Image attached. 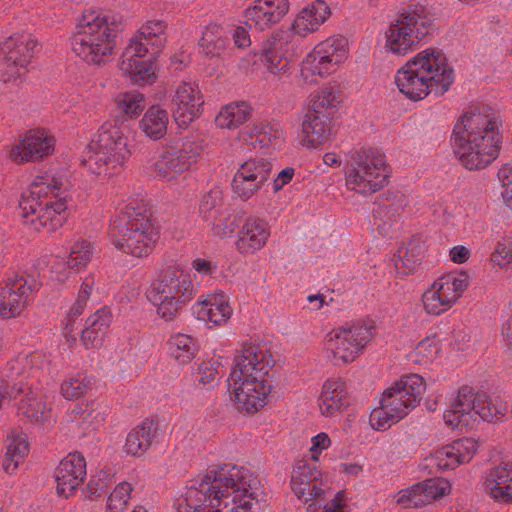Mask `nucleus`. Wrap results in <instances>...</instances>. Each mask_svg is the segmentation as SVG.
Wrapping results in <instances>:
<instances>
[{
    "label": "nucleus",
    "instance_id": "0e129e2a",
    "mask_svg": "<svg viewBox=\"0 0 512 512\" xmlns=\"http://www.w3.org/2000/svg\"><path fill=\"white\" fill-rule=\"evenodd\" d=\"M491 260L501 268L512 262V238H503L498 242Z\"/></svg>",
    "mask_w": 512,
    "mask_h": 512
},
{
    "label": "nucleus",
    "instance_id": "412c9836",
    "mask_svg": "<svg viewBox=\"0 0 512 512\" xmlns=\"http://www.w3.org/2000/svg\"><path fill=\"white\" fill-rule=\"evenodd\" d=\"M203 104L198 85L186 81L178 84L172 98L173 116L177 124L180 127L190 124L200 115Z\"/></svg>",
    "mask_w": 512,
    "mask_h": 512
},
{
    "label": "nucleus",
    "instance_id": "bb28decb",
    "mask_svg": "<svg viewBox=\"0 0 512 512\" xmlns=\"http://www.w3.org/2000/svg\"><path fill=\"white\" fill-rule=\"evenodd\" d=\"M270 234V226L266 220L249 216L238 231L236 248L243 255L253 254L266 245Z\"/></svg>",
    "mask_w": 512,
    "mask_h": 512
},
{
    "label": "nucleus",
    "instance_id": "680f3d73",
    "mask_svg": "<svg viewBox=\"0 0 512 512\" xmlns=\"http://www.w3.org/2000/svg\"><path fill=\"white\" fill-rule=\"evenodd\" d=\"M6 452L9 455L12 454L18 461L24 462L25 458L29 453L28 439L25 434H17L12 437H8V443L6 445Z\"/></svg>",
    "mask_w": 512,
    "mask_h": 512
},
{
    "label": "nucleus",
    "instance_id": "5fc2aeb1",
    "mask_svg": "<svg viewBox=\"0 0 512 512\" xmlns=\"http://www.w3.org/2000/svg\"><path fill=\"white\" fill-rule=\"evenodd\" d=\"M132 490L130 483H119L108 497L106 512H124Z\"/></svg>",
    "mask_w": 512,
    "mask_h": 512
},
{
    "label": "nucleus",
    "instance_id": "2f4dec72",
    "mask_svg": "<svg viewBox=\"0 0 512 512\" xmlns=\"http://www.w3.org/2000/svg\"><path fill=\"white\" fill-rule=\"evenodd\" d=\"M321 414L334 416L349 405L348 391L345 381L342 379H328L322 386L318 399Z\"/></svg>",
    "mask_w": 512,
    "mask_h": 512
},
{
    "label": "nucleus",
    "instance_id": "58836bf2",
    "mask_svg": "<svg viewBox=\"0 0 512 512\" xmlns=\"http://www.w3.org/2000/svg\"><path fill=\"white\" fill-rule=\"evenodd\" d=\"M251 116V108L245 103H231L223 107L215 118V123L222 129H236Z\"/></svg>",
    "mask_w": 512,
    "mask_h": 512
},
{
    "label": "nucleus",
    "instance_id": "0eeeda50",
    "mask_svg": "<svg viewBox=\"0 0 512 512\" xmlns=\"http://www.w3.org/2000/svg\"><path fill=\"white\" fill-rule=\"evenodd\" d=\"M195 294L190 274L179 266L170 265L161 269L152 281L149 299L157 307V314L171 321L191 302Z\"/></svg>",
    "mask_w": 512,
    "mask_h": 512
},
{
    "label": "nucleus",
    "instance_id": "c03bdc74",
    "mask_svg": "<svg viewBox=\"0 0 512 512\" xmlns=\"http://www.w3.org/2000/svg\"><path fill=\"white\" fill-rule=\"evenodd\" d=\"M423 257V247L419 240H411L406 247L400 248L395 267L401 274L411 273Z\"/></svg>",
    "mask_w": 512,
    "mask_h": 512
},
{
    "label": "nucleus",
    "instance_id": "393cba45",
    "mask_svg": "<svg viewBox=\"0 0 512 512\" xmlns=\"http://www.w3.org/2000/svg\"><path fill=\"white\" fill-rule=\"evenodd\" d=\"M289 10L288 0H256L246 9V24L264 31L281 21Z\"/></svg>",
    "mask_w": 512,
    "mask_h": 512
},
{
    "label": "nucleus",
    "instance_id": "5701e85b",
    "mask_svg": "<svg viewBox=\"0 0 512 512\" xmlns=\"http://www.w3.org/2000/svg\"><path fill=\"white\" fill-rule=\"evenodd\" d=\"M415 407L405 403L404 399H401V396L390 387L383 392L380 407L371 412L370 424L373 429L386 430L403 419Z\"/></svg>",
    "mask_w": 512,
    "mask_h": 512
},
{
    "label": "nucleus",
    "instance_id": "72a5a7b5",
    "mask_svg": "<svg viewBox=\"0 0 512 512\" xmlns=\"http://www.w3.org/2000/svg\"><path fill=\"white\" fill-rule=\"evenodd\" d=\"M486 484L495 500L512 502V463H505L492 469Z\"/></svg>",
    "mask_w": 512,
    "mask_h": 512
},
{
    "label": "nucleus",
    "instance_id": "bf43d9fd",
    "mask_svg": "<svg viewBox=\"0 0 512 512\" xmlns=\"http://www.w3.org/2000/svg\"><path fill=\"white\" fill-rule=\"evenodd\" d=\"M95 285L96 280L93 275H88L84 278L78 291L77 299L72 306L74 315L80 316L83 313Z\"/></svg>",
    "mask_w": 512,
    "mask_h": 512
},
{
    "label": "nucleus",
    "instance_id": "7ed1b4c3",
    "mask_svg": "<svg viewBox=\"0 0 512 512\" xmlns=\"http://www.w3.org/2000/svg\"><path fill=\"white\" fill-rule=\"evenodd\" d=\"M454 78V70L445 54L441 50L427 48L397 71L395 82L401 93L419 101L431 93L442 96L450 89Z\"/></svg>",
    "mask_w": 512,
    "mask_h": 512
},
{
    "label": "nucleus",
    "instance_id": "c85d7f7f",
    "mask_svg": "<svg viewBox=\"0 0 512 512\" xmlns=\"http://www.w3.org/2000/svg\"><path fill=\"white\" fill-rule=\"evenodd\" d=\"M193 312L199 320L213 325L225 324L232 315L228 297L223 293L201 296L193 306Z\"/></svg>",
    "mask_w": 512,
    "mask_h": 512
},
{
    "label": "nucleus",
    "instance_id": "ea45409f",
    "mask_svg": "<svg viewBox=\"0 0 512 512\" xmlns=\"http://www.w3.org/2000/svg\"><path fill=\"white\" fill-rule=\"evenodd\" d=\"M120 69L131 81L140 85L152 83L156 78L151 59L122 60Z\"/></svg>",
    "mask_w": 512,
    "mask_h": 512
},
{
    "label": "nucleus",
    "instance_id": "338daca9",
    "mask_svg": "<svg viewBox=\"0 0 512 512\" xmlns=\"http://www.w3.org/2000/svg\"><path fill=\"white\" fill-rule=\"evenodd\" d=\"M219 363L217 361H203L198 367L199 382L203 385L212 384L218 376Z\"/></svg>",
    "mask_w": 512,
    "mask_h": 512
},
{
    "label": "nucleus",
    "instance_id": "3c124183",
    "mask_svg": "<svg viewBox=\"0 0 512 512\" xmlns=\"http://www.w3.org/2000/svg\"><path fill=\"white\" fill-rule=\"evenodd\" d=\"M419 483L424 506L437 498L448 495L451 491L450 483L443 478H431Z\"/></svg>",
    "mask_w": 512,
    "mask_h": 512
},
{
    "label": "nucleus",
    "instance_id": "f704fd0d",
    "mask_svg": "<svg viewBox=\"0 0 512 512\" xmlns=\"http://www.w3.org/2000/svg\"><path fill=\"white\" fill-rule=\"evenodd\" d=\"M155 435L156 428L153 421L144 420L127 435L124 451L134 457L142 456L150 448Z\"/></svg>",
    "mask_w": 512,
    "mask_h": 512
},
{
    "label": "nucleus",
    "instance_id": "cd10ccee",
    "mask_svg": "<svg viewBox=\"0 0 512 512\" xmlns=\"http://www.w3.org/2000/svg\"><path fill=\"white\" fill-rule=\"evenodd\" d=\"M37 47L38 41L31 33L18 32L0 44V52L27 72Z\"/></svg>",
    "mask_w": 512,
    "mask_h": 512
},
{
    "label": "nucleus",
    "instance_id": "69168bd1",
    "mask_svg": "<svg viewBox=\"0 0 512 512\" xmlns=\"http://www.w3.org/2000/svg\"><path fill=\"white\" fill-rule=\"evenodd\" d=\"M71 418L73 420H78L82 418L84 421H87L90 424H98L105 420V413L101 411L97 412L95 409L89 410L88 405H86L85 407H83L82 405H77L71 411Z\"/></svg>",
    "mask_w": 512,
    "mask_h": 512
},
{
    "label": "nucleus",
    "instance_id": "20e7f679",
    "mask_svg": "<svg viewBox=\"0 0 512 512\" xmlns=\"http://www.w3.org/2000/svg\"><path fill=\"white\" fill-rule=\"evenodd\" d=\"M121 29L120 15H98L77 26L71 37V48L87 64L103 66L113 60L116 38Z\"/></svg>",
    "mask_w": 512,
    "mask_h": 512
},
{
    "label": "nucleus",
    "instance_id": "9b49d317",
    "mask_svg": "<svg viewBox=\"0 0 512 512\" xmlns=\"http://www.w3.org/2000/svg\"><path fill=\"white\" fill-rule=\"evenodd\" d=\"M433 30V20L425 14L423 6H408L391 22L385 47L393 54L405 55Z\"/></svg>",
    "mask_w": 512,
    "mask_h": 512
},
{
    "label": "nucleus",
    "instance_id": "b1692460",
    "mask_svg": "<svg viewBox=\"0 0 512 512\" xmlns=\"http://www.w3.org/2000/svg\"><path fill=\"white\" fill-rule=\"evenodd\" d=\"M272 367L273 359L269 350L263 345L248 343L243 346L232 372L270 379Z\"/></svg>",
    "mask_w": 512,
    "mask_h": 512
},
{
    "label": "nucleus",
    "instance_id": "aec40b11",
    "mask_svg": "<svg viewBox=\"0 0 512 512\" xmlns=\"http://www.w3.org/2000/svg\"><path fill=\"white\" fill-rule=\"evenodd\" d=\"M290 485L296 497L305 503L322 499L326 490L321 471L315 462L308 460L296 462Z\"/></svg>",
    "mask_w": 512,
    "mask_h": 512
},
{
    "label": "nucleus",
    "instance_id": "a878e982",
    "mask_svg": "<svg viewBox=\"0 0 512 512\" xmlns=\"http://www.w3.org/2000/svg\"><path fill=\"white\" fill-rule=\"evenodd\" d=\"M54 145V137L45 130H30L21 143L12 149L11 155L18 163L36 162L50 155Z\"/></svg>",
    "mask_w": 512,
    "mask_h": 512
},
{
    "label": "nucleus",
    "instance_id": "4468645a",
    "mask_svg": "<svg viewBox=\"0 0 512 512\" xmlns=\"http://www.w3.org/2000/svg\"><path fill=\"white\" fill-rule=\"evenodd\" d=\"M372 338V327L364 323L345 325L328 334L325 349L335 365L351 363Z\"/></svg>",
    "mask_w": 512,
    "mask_h": 512
},
{
    "label": "nucleus",
    "instance_id": "e2e57ef3",
    "mask_svg": "<svg viewBox=\"0 0 512 512\" xmlns=\"http://www.w3.org/2000/svg\"><path fill=\"white\" fill-rule=\"evenodd\" d=\"M452 446L461 464L471 461L478 448L477 441L473 438L459 439Z\"/></svg>",
    "mask_w": 512,
    "mask_h": 512
},
{
    "label": "nucleus",
    "instance_id": "a19ab883",
    "mask_svg": "<svg viewBox=\"0 0 512 512\" xmlns=\"http://www.w3.org/2000/svg\"><path fill=\"white\" fill-rule=\"evenodd\" d=\"M277 129H275L268 122H259L253 125L246 126L240 132V139L251 146L266 147L277 136Z\"/></svg>",
    "mask_w": 512,
    "mask_h": 512
},
{
    "label": "nucleus",
    "instance_id": "f3484780",
    "mask_svg": "<svg viewBox=\"0 0 512 512\" xmlns=\"http://www.w3.org/2000/svg\"><path fill=\"white\" fill-rule=\"evenodd\" d=\"M230 380L232 400L238 410L254 413L264 407L266 398L272 389L271 379L231 372Z\"/></svg>",
    "mask_w": 512,
    "mask_h": 512
},
{
    "label": "nucleus",
    "instance_id": "39448f33",
    "mask_svg": "<svg viewBox=\"0 0 512 512\" xmlns=\"http://www.w3.org/2000/svg\"><path fill=\"white\" fill-rule=\"evenodd\" d=\"M157 231L145 205L129 202L112 221L109 236L113 245L134 257L148 256L157 240Z\"/></svg>",
    "mask_w": 512,
    "mask_h": 512
},
{
    "label": "nucleus",
    "instance_id": "09e8293b",
    "mask_svg": "<svg viewBox=\"0 0 512 512\" xmlns=\"http://www.w3.org/2000/svg\"><path fill=\"white\" fill-rule=\"evenodd\" d=\"M149 41L137 31L130 39L122 53V60H134V59H155L159 54H154Z\"/></svg>",
    "mask_w": 512,
    "mask_h": 512
},
{
    "label": "nucleus",
    "instance_id": "6e6d98bb",
    "mask_svg": "<svg viewBox=\"0 0 512 512\" xmlns=\"http://www.w3.org/2000/svg\"><path fill=\"white\" fill-rule=\"evenodd\" d=\"M433 466L439 470L454 469L460 465V460L455 454L452 444L436 450L430 459Z\"/></svg>",
    "mask_w": 512,
    "mask_h": 512
},
{
    "label": "nucleus",
    "instance_id": "c756f323",
    "mask_svg": "<svg viewBox=\"0 0 512 512\" xmlns=\"http://www.w3.org/2000/svg\"><path fill=\"white\" fill-rule=\"evenodd\" d=\"M331 117L319 110L309 109L302 123L303 142L317 148L330 140Z\"/></svg>",
    "mask_w": 512,
    "mask_h": 512
},
{
    "label": "nucleus",
    "instance_id": "1a4fd4ad",
    "mask_svg": "<svg viewBox=\"0 0 512 512\" xmlns=\"http://www.w3.org/2000/svg\"><path fill=\"white\" fill-rule=\"evenodd\" d=\"M82 163L87 169L103 177H111L131 157L128 138L121 127L104 123L87 147Z\"/></svg>",
    "mask_w": 512,
    "mask_h": 512
},
{
    "label": "nucleus",
    "instance_id": "13d9d810",
    "mask_svg": "<svg viewBox=\"0 0 512 512\" xmlns=\"http://www.w3.org/2000/svg\"><path fill=\"white\" fill-rule=\"evenodd\" d=\"M421 496L420 483H415L414 485L399 491L396 496V502L405 508L423 507L424 502Z\"/></svg>",
    "mask_w": 512,
    "mask_h": 512
},
{
    "label": "nucleus",
    "instance_id": "4be33fe9",
    "mask_svg": "<svg viewBox=\"0 0 512 512\" xmlns=\"http://www.w3.org/2000/svg\"><path fill=\"white\" fill-rule=\"evenodd\" d=\"M86 461L80 452L69 453L55 469L57 493L68 498L86 478Z\"/></svg>",
    "mask_w": 512,
    "mask_h": 512
},
{
    "label": "nucleus",
    "instance_id": "473e14b6",
    "mask_svg": "<svg viewBox=\"0 0 512 512\" xmlns=\"http://www.w3.org/2000/svg\"><path fill=\"white\" fill-rule=\"evenodd\" d=\"M112 313L107 308H101L93 313L81 331V340L86 348H96L102 345L112 323Z\"/></svg>",
    "mask_w": 512,
    "mask_h": 512
},
{
    "label": "nucleus",
    "instance_id": "423d86ee",
    "mask_svg": "<svg viewBox=\"0 0 512 512\" xmlns=\"http://www.w3.org/2000/svg\"><path fill=\"white\" fill-rule=\"evenodd\" d=\"M62 186L60 178L37 176L29 195L22 198V215L35 230L50 233L63 225L67 205L65 199L58 198Z\"/></svg>",
    "mask_w": 512,
    "mask_h": 512
},
{
    "label": "nucleus",
    "instance_id": "c9c22d12",
    "mask_svg": "<svg viewBox=\"0 0 512 512\" xmlns=\"http://www.w3.org/2000/svg\"><path fill=\"white\" fill-rule=\"evenodd\" d=\"M229 44V37L225 29L216 24L210 23L202 32L199 40L200 52L209 58L220 57Z\"/></svg>",
    "mask_w": 512,
    "mask_h": 512
},
{
    "label": "nucleus",
    "instance_id": "8fccbe9b",
    "mask_svg": "<svg viewBox=\"0 0 512 512\" xmlns=\"http://www.w3.org/2000/svg\"><path fill=\"white\" fill-rule=\"evenodd\" d=\"M223 206V193L219 187L212 188L200 200L199 213L206 221L215 220Z\"/></svg>",
    "mask_w": 512,
    "mask_h": 512
},
{
    "label": "nucleus",
    "instance_id": "f03ea898",
    "mask_svg": "<svg viewBox=\"0 0 512 512\" xmlns=\"http://www.w3.org/2000/svg\"><path fill=\"white\" fill-rule=\"evenodd\" d=\"M501 123L487 105L471 106L453 129L454 154L466 169L480 170L490 165L501 150Z\"/></svg>",
    "mask_w": 512,
    "mask_h": 512
},
{
    "label": "nucleus",
    "instance_id": "052dcab7",
    "mask_svg": "<svg viewBox=\"0 0 512 512\" xmlns=\"http://www.w3.org/2000/svg\"><path fill=\"white\" fill-rule=\"evenodd\" d=\"M118 107L130 117L140 113L144 108V97L139 93H125L118 101Z\"/></svg>",
    "mask_w": 512,
    "mask_h": 512
},
{
    "label": "nucleus",
    "instance_id": "a211bd4d",
    "mask_svg": "<svg viewBox=\"0 0 512 512\" xmlns=\"http://www.w3.org/2000/svg\"><path fill=\"white\" fill-rule=\"evenodd\" d=\"M299 38L289 31L274 32L262 44V55L270 73L281 76L290 70V58L298 53Z\"/></svg>",
    "mask_w": 512,
    "mask_h": 512
},
{
    "label": "nucleus",
    "instance_id": "9d476101",
    "mask_svg": "<svg viewBox=\"0 0 512 512\" xmlns=\"http://www.w3.org/2000/svg\"><path fill=\"white\" fill-rule=\"evenodd\" d=\"M389 172L385 156L376 148H359L349 152L346 162V186L360 194H372L387 183Z\"/></svg>",
    "mask_w": 512,
    "mask_h": 512
},
{
    "label": "nucleus",
    "instance_id": "6e6552de",
    "mask_svg": "<svg viewBox=\"0 0 512 512\" xmlns=\"http://www.w3.org/2000/svg\"><path fill=\"white\" fill-rule=\"evenodd\" d=\"M507 412V405L499 398H491L484 392L464 385L451 400L450 408L443 419L453 429L463 430L475 424L477 417L487 422L501 420Z\"/></svg>",
    "mask_w": 512,
    "mask_h": 512
},
{
    "label": "nucleus",
    "instance_id": "4c0bfd02",
    "mask_svg": "<svg viewBox=\"0 0 512 512\" xmlns=\"http://www.w3.org/2000/svg\"><path fill=\"white\" fill-rule=\"evenodd\" d=\"M435 282L438 284L442 295H444L451 308L462 297L470 284L469 277L465 272L457 275H444L436 279Z\"/></svg>",
    "mask_w": 512,
    "mask_h": 512
},
{
    "label": "nucleus",
    "instance_id": "774afa93",
    "mask_svg": "<svg viewBox=\"0 0 512 512\" xmlns=\"http://www.w3.org/2000/svg\"><path fill=\"white\" fill-rule=\"evenodd\" d=\"M438 351L436 336L424 338L415 348V354L423 360H432Z\"/></svg>",
    "mask_w": 512,
    "mask_h": 512
},
{
    "label": "nucleus",
    "instance_id": "2eb2a0df",
    "mask_svg": "<svg viewBox=\"0 0 512 512\" xmlns=\"http://www.w3.org/2000/svg\"><path fill=\"white\" fill-rule=\"evenodd\" d=\"M40 287L38 277L26 271L9 275L0 287V315L4 318L19 316Z\"/></svg>",
    "mask_w": 512,
    "mask_h": 512
},
{
    "label": "nucleus",
    "instance_id": "e433bc0d",
    "mask_svg": "<svg viewBox=\"0 0 512 512\" xmlns=\"http://www.w3.org/2000/svg\"><path fill=\"white\" fill-rule=\"evenodd\" d=\"M168 122L169 116L167 111L159 106H152L142 117L140 128L147 137L156 141L165 136Z\"/></svg>",
    "mask_w": 512,
    "mask_h": 512
},
{
    "label": "nucleus",
    "instance_id": "79ce46f5",
    "mask_svg": "<svg viewBox=\"0 0 512 512\" xmlns=\"http://www.w3.org/2000/svg\"><path fill=\"white\" fill-rule=\"evenodd\" d=\"M168 24L162 19L146 21L138 30L146 41H149L154 54H160L167 42Z\"/></svg>",
    "mask_w": 512,
    "mask_h": 512
},
{
    "label": "nucleus",
    "instance_id": "f257e3e1",
    "mask_svg": "<svg viewBox=\"0 0 512 512\" xmlns=\"http://www.w3.org/2000/svg\"><path fill=\"white\" fill-rule=\"evenodd\" d=\"M194 512H264L263 489L257 475L227 463L216 466L186 492Z\"/></svg>",
    "mask_w": 512,
    "mask_h": 512
},
{
    "label": "nucleus",
    "instance_id": "37998d69",
    "mask_svg": "<svg viewBox=\"0 0 512 512\" xmlns=\"http://www.w3.org/2000/svg\"><path fill=\"white\" fill-rule=\"evenodd\" d=\"M168 346L171 356L180 364L192 361L197 351L194 339L182 333L172 335L168 340Z\"/></svg>",
    "mask_w": 512,
    "mask_h": 512
},
{
    "label": "nucleus",
    "instance_id": "4d7b16f0",
    "mask_svg": "<svg viewBox=\"0 0 512 512\" xmlns=\"http://www.w3.org/2000/svg\"><path fill=\"white\" fill-rule=\"evenodd\" d=\"M91 256L90 244L85 240L79 241L72 248L67 265L70 268L80 269L90 262Z\"/></svg>",
    "mask_w": 512,
    "mask_h": 512
},
{
    "label": "nucleus",
    "instance_id": "dca6fc26",
    "mask_svg": "<svg viewBox=\"0 0 512 512\" xmlns=\"http://www.w3.org/2000/svg\"><path fill=\"white\" fill-rule=\"evenodd\" d=\"M347 57V40L342 36L329 37L315 46L301 66V74L326 77Z\"/></svg>",
    "mask_w": 512,
    "mask_h": 512
},
{
    "label": "nucleus",
    "instance_id": "a18cd8bd",
    "mask_svg": "<svg viewBox=\"0 0 512 512\" xmlns=\"http://www.w3.org/2000/svg\"><path fill=\"white\" fill-rule=\"evenodd\" d=\"M340 102L341 91L339 88L328 85L314 96L309 109L319 110L323 114L327 113L332 118Z\"/></svg>",
    "mask_w": 512,
    "mask_h": 512
},
{
    "label": "nucleus",
    "instance_id": "49530a36",
    "mask_svg": "<svg viewBox=\"0 0 512 512\" xmlns=\"http://www.w3.org/2000/svg\"><path fill=\"white\" fill-rule=\"evenodd\" d=\"M406 205V199L402 195L398 198L397 202L389 205L378 204L374 210L373 216L375 221H378V229L386 232L391 227L393 221L399 216Z\"/></svg>",
    "mask_w": 512,
    "mask_h": 512
},
{
    "label": "nucleus",
    "instance_id": "de8ad7c7",
    "mask_svg": "<svg viewBox=\"0 0 512 512\" xmlns=\"http://www.w3.org/2000/svg\"><path fill=\"white\" fill-rule=\"evenodd\" d=\"M422 303L425 312L433 316H439L451 309L435 281L422 294Z\"/></svg>",
    "mask_w": 512,
    "mask_h": 512
},
{
    "label": "nucleus",
    "instance_id": "f8f14e48",
    "mask_svg": "<svg viewBox=\"0 0 512 512\" xmlns=\"http://www.w3.org/2000/svg\"><path fill=\"white\" fill-rule=\"evenodd\" d=\"M33 355H19L11 362L12 377L23 376L19 381L14 382L9 387V398L16 401L18 413L26 417L30 422L43 425L51 418V409H49L43 400L40 391L33 387V383L24 381L26 373L30 375L29 368L33 369Z\"/></svg>",
    "mask_w": 512,
    "mask_h": 512
},
{
    "label": "nucleus",
    "instance_id": "864d4df0",
    "mask_svg": "<svg viewBox=\"0 0 512 512\" xmlns=\"http://www.w3.org/2000/svg\"><path fill=\"white\" fill-rule=\"evenodd\" d=\"M91 387V379L85 375L78 374L62 383L61 392L66 399H77L86 394Z\"/></svg>",
    "mask_w": 512,
    "mask_h": 512
},
{
    "label": "nucleus",
    "instance_id": "7c9ffc66",
    "mask_svg": "<svg viewBox=\"0 0 512 512\" xmlns=\"http://www.w3.org/2000/svg\"><path fill=\"white\" fill-rule=\"evenodd\" d=\"M329 6L323 0H316L304 7L292 24V34L296 37H305L315 32L329 18Z\"/></svg>",
    "mask_w": 512,
    "mask_h": 512
},
{
    "label": "nucleus",
    "instance_id": "603ef678",
    "mask_svg": "<svg viewBox=\"0 0 512 512\" xmlns=\"http://www.w3.org/2000/svg\"><path fill=\"white\" fill-rule=\"evenodd\" d=\"M394 385L398 387V389L409 393V396L411 397L409 404L415 406L420 403L426 389L424 378L418 374L403 376Z\"/></svg>",
    "mask_w": 512,
    "mask_h": 512
},
{
    "label": "nucleus",
    "instance_id": "ddd939ff",
    "mask_svg": "<svg viewBox=\"0 0 512 512\" xmlns=\"http://www.w3.org/2000/svg\"><path fill=\"white\" fill-rule=\"evenodd\" d=\"M202 151L203 141L196 136L171 142L151 166L153 177L161 181L176 180L198 162Z\"/></svg>",
    "mask_w": 512,
    "mask_h": 512
},
{
    "label": "nucleus",
    "instance_id": "6ab92c4d",
    "mask_svg": "<svg viewBox=\"0 0 512 512\" xmlns=\"http://www.w3.org/2000/svg\"><path fill=\"white\" fill-rule=\"evenodd\" d=\"M272 163L265 157L255 156L242 163L232 180L233 192L243 200L255 195L270 178Z\"/></svg>",
    "mask_w": 512,
    "mask_h": 512
}]
</instances>
